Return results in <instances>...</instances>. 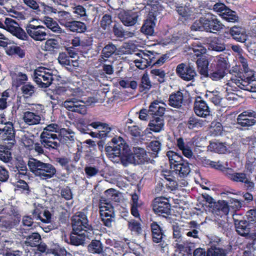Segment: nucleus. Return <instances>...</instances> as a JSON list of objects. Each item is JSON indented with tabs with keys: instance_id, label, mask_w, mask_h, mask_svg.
Here are the masks:
<instances>
[{
	"instance_id": "774afa93",
	"label": "nucleus",
	"mask_w": 256,
	"mask_h": 256,
	"mask_svg": "<svg viewBox=\"0 0 256 256\" xmlns=\"http://www.w3.org/2000/svg\"><path fill=\"white\" fill-rule=\"evenodd\" d=\"M206 256H226V254L222 248L214 246L208 250Z\"/></svg>"
},
{
	"instance_id": "dca6fc26",
	"label": "nucleus",
	"mask_w": 256,
	"mask_h": 256,
	"mask_svg": "<svg viewBox=\"0 0 256 256\" xmlns=\"http://www.w3.org/2000/svg\"><path fill=\"white\" fill-rule=\"evenodd\" d=\"M212 212L220 217L226 216L229 212V206L228 202L225 200H219L215 202L214 205H208Z\"/></svg>"
},
{
	"instance_id": "20e7f679",
	"label": "nucleus",
	"mask_w": 256,
	"mask_h": 256,
	"mask_svg": "<svg viewBox=\"0 0 256 256\" xmlns=\"http://www.w3.org/2000/svg\"><path fill=\"white\" fill-rule=\"evenodd\" d=\"M166 156L172 172L180 178H184L188 176L191 170L190 164L187 160H184L181 155L173 151L168 152Z\"/></svg>"
},
{
	"instance_id": "f257e3e1",
	"label": "nucleus",
	"mask_w": 256,
	"mask_h": 256,
	"mask_svg": "<svg viewBox=\"0 0 256 256\" xmlns=\"http://www.w3.org/2000/svg\"><path fill=\"white\" fill-rule=\"evenodd\" d=\"M72 234L84 236H92L94 228L89 222L86 214L82 212H76L71 218Z\"/></svg>"
},
{
	"instance_id": "4be33fe9",
	"label": "nucleus",
	"mask_w": 256,
	"mask_h": 256,
	"mask_svg": "<svg viewBox=\"0 0 256 256\" xmlns=\"http://www.w3.org/2000/svg\"><path fill=\"white\" fill-rule=\"evenodd\" d=\"M184 100V96L180 90L172 92L169 96L168 104L174 108H180Z\"/></svg>"
},
{
	"instance_id": "680f3d73",
	"label": "nucleus",
	"mask_w": 256,
	"mask_h": 256,
	"mask_svg": "<svg viewBox=\"0 0 256 256\" xmlns=\"http://www.w3.org/2000/svg\"><path fill=\"white\" fill-rule=\"evenodd\" d=\"M126 129L127 130V132L133 137L140 138L142 136V130L138 126H126Z\"/></svg>"
},
{
	"instance_id": "e433bc0d",
	"label": "nucleus",
	"mask_w": 256,
	"mask_h": 256,
	"mask_svg": "<svg viewBox=\"0 0 256 256\" xmlns=\"http://www.w3.org/2000/svg\"><path fill=\"white\" fill-rule=\"evenodd\" d=\"M88 250L93 254H100L104 251V246L100 240H92L88 246Z\"/></svg>"
},
{
	"instance_id": "79ce46f5",
	"label": "nucleus",
	"mask_w": 256,
	"mask_h": 256,
	"mask_svg": "<svg viewBox=\"0 0 256 256\" xmlns=\"http://www.w3.org/2000/svg\"><path fill=\"white\" fill-rule=\"evenodd\" d=\"M204 125V121L194 116H190L186 122V126L190 130L198 129L202 127Z\"/></svg>"
},
{
	"instance_id": "2eb2a0df",
	"label": "nucleus",
	"mask_w": 256,
	"mask_h": 256,
	"mask_svg": "<svg viewBox=\"0 0 256 256\" xmlns=\"http://www.w3.org/2000/svg\"><path fill=\"white\" fill-rule=\"evenodd\" d=\"M139 12L132 10H124L120 14L122 22L126 26H132L134 25L139 16Z\"/></svg>"
},
{
	"instance_id": "f704fd0d",
	"label": "nucleus",
	"mask_w": 256,
	"mask_h": 256,
	"mask_svg": "<svg viewBox=\"0 0 256 256\" xmlns=\"http://www.w3.org/2000/svg\"><path fill=\"white\" fill-rule=\"evenodd\" d=\"M246 174L244 172H234L231 168L230 172H226V177L231 181L238 183H242L246 178Z\"/></svg>"
},
{
	"instance_id": "5fc2aeb1",
	"label": "nucleus",
	"mask_w": 256,
	"mask_h": 256,
	"mask_svg": "<svg viewBox=\"0 0 256 256\" xmlns=\"http://www.w3.org/2000/svg\"><path fill=\"white\" fill-rule=\"evenodd\" d=\"M112 130L113 128L106 124L98 130L99 138L103 140L108 137H112L114 134V133L112 132Z\"/></svg>"
},
{
	"instance_id": "1a4fd4ad",
	"label": "nucleus",
	"mask_w": 256,
	"mask_h": 256,
	"mask_svg": "<svg viewBox=\"0 0 256 256\" xmlns=\"http://www.w3.org/2000/svg\"><path fill=\"white\" fill-rule=\"evenodd\" d=\"M61 138L57 134H50L42 132L40 136V142L44 148L49 150H58L60 147Z\"/></svg>"
},
{
	"instance_id": "5701e85b",
	"label": "nucleus",
	"mask_w": 256,
	"mask_h": 256,
	"mask_svg": "<svg viewBox=\"0 0 256 256\" xmlns=\"http://www.w3.org/2000/svg\"><path fill=\"white\" fill-rule=\"evenodd\" d=\"M42 166L41 170H40L38 176L42 180H48L52 178L56 174V170L54 166L49 163H45Z\"/></svg>"
},
{
	"instance_id": "ea45409f",
	"label": "nucleus",
	"mask_w": 256,
	"mask_h": 256,
	"mask_svg": "<svg viewBox=\"0 0 256 256\" xmlns=\"http://www.w3.org/2000/svg\"><path fill=\"white\" fill-rule=\"evenodd\" d=\"M73 20L74 18L70 12L66 11H62L59 12L58 22L60 25L65 26L66 29L69 27Z\"/></svg>"
},
{
	"instance_id": "c03bdc74",
	"label": "nucleus",
	"mask_w": 256,
	"mask_h": 256,
	"mask_svg": "<svg viewBox=\"0 0 256 256\" xmlns=\"http://www.w3.org/2000/svg\"><path fill=\"white\" fill-rule=\"evenodd\" d=\"M98 208L100 216H102V212H104L105 214H112V216H115L114 206L110 203H104V199L100 200Z\"/></svg>"
},
{
	"instance_id": "a878e982",
	"label": "nucleus",
	"mask_w": 256,
	"mask_h": 256,
	"mask_svg": "<svg viewBox=\"0 0 256 256\" xmlns=\"http://www.w3.org/2000/svg\"><path fill=\"white\" fill-rule=\"evenodd\" d=\"M238 234L243 236L249 235L250 232V223L246 220H236L234 222Z\"/></svg>"
},
{
	"instance_id": "bf43d9fd",
	"label": "nucleus",
	"mask_w": 256,
	"mask_h": 256,
	"mask_svg": "<svg viewBox=\"0 0 256 256\" xmlns=\"http://www.w3.org/2000/svg\"><path fill=\"white\" fill-rule=\"evenodd\" d=\"M26 112H30L34 114L42 117L44 112V106L41 104H32L30 106Z\"/></svg>"
},
{
	"instance_id": "de8ad7c7",
	"label": "nucleus",
	"mask_w": 256,
	"mask_h": 256,
	"mask_svg": "<svg viewBox=\"0 0 256 256\" xmlns=\"http://www.w3.org/2000/svg\"><path fill=\"white\" fill-rule=\"evenodd\" d=\"M162 144L158 140H152L148 146V150L150 152L152 157L156 158L161 150Z\"/></svg>"
},
{
	"instance_id": "9d476101",
	"label": "nucleus",
	"mask_w": 256,
	"mask_h": 256,
	"mask_svg": "<svg viewBox=\"0 0 256 256\" xmlns=\"http://www.w3.org/2000/svg\"><path fill=\"white\" fill-rule=\"evenodd\" d=\"M176 73L180 78L186 81L191 80L196 76L194 68L184 63H181L177 66Z\"/></svg>"
},
{
	"instance_id": "2f4dec72",
	"label": "nucleus",
	"mask_w": 256,
	"mask_h": 256,
	"mask_svg": "<svg viewBox=\"0 0 256 256\" xmlns=\"http://www.w3.org/2000/svg\"><path fill=\"white\" fill-rule=\"evenodd\" d=\"M25 242L27 246L32 247H36L41 240V236L38 232H32L28 234H23Z\"/></svg>"
},
{
	"instance_id": "f03ea898",
	"label": "nucleus",
	"mask_w": 256,
	"mask_h": 256,
	"mask_svg": "<svg viewBox=\"0 0 256 256\" xmlns=\"http://www.w3.org/2000/svg\"><path fill=\"white\" fill-rule=\"evenodd\" d=\"M230 62L228 58L224 54H220L217 56L208 68V76L205 78H210L212 80L217 81L222 78L229 72L232 74V70H230Z\"/></svg>"
},
{
	"instance_id": "13d9d810",
	"label": "nucleus",
	"mask_w": 256,
	"mask_h": 256,
	"mask_svg": "<svg viewBox=\"0 0 256 256\" xmlns=\"http://www.w3.org/2000/svg\"><path fill=\"white\" fill-rule=\"evenodd\" d=\"M90 237L75 235L72 232L70 236V244L76 246L82 245L84 244L86 238H89Z\"/></svg>"
},
{
	"instance_id": "f8f14e48",
	"label": "nucleus",
	"mask_w": 256,
	"mask_h": 256,
	"mask_svg": "<svg viewBox=\"0 0 256 256\" xmlns=\"http://www.w3.org/2000/svg\"><path fill=\"white\" fill-rule=\"evenodd\" d=\"M26 30L28 34L35 40L42 41L46 40V29L42 26L29 24L26 27Z\"/></svg>"
},
{
	"instance_id": "e2e57ef3",
	"label": "nucleus",
	"mask_w": 256,
	"mask_h": 256,
	"mask_svg": "<svg viewBox=\"0 0 256 256\" xmlns=\"http://www.w3.org/2000/svg\"><path fill=\"white\" fill-rule=\"evenodd\" d=\"M190 54L196 56L198 58L200 56H204L203 54L206 52V49L201 44L193 45Z\"/></svg>"
},
{
	"instance_id": "864d4df0",
	"label": "nucleus",
	"mask_w": 256,
	"mask_h": 256,
	"mask_svg": "<svg viewBox=\"0 0 256 256\" xmlns=\"http://www.w3.org/2000/svg\"><path fill=\"white\" fill-rule=\"evenodd\" d=\"M0 222L2 227L10 230L16 225L17 221L14 216L10 215L8 218L2 219Z\"/></svg>"
},
{
	"instance_id": "f3484780",
	"label": "nucleus",
	"mask_w": 256,
	"mask_h": 256,
	"mask_svg": "<svg viewBox=\"0 0 256 256\" xmlns=\"http://www.w3.org/2000/svg\"><path fill=\"white\" fill-rule=\"evenodd\" d=\"M152 232V238L153 242L160 243L164 242L166 239V236L164 230L157 222H153L150 225Z\"/></svg>"
},
{
	"instance_id": "49530a36",
	"label": "nucleus",
	"mask_w": 256,
	"mask_h": 256,
	"mask_svg": "<svg viewBox=\"0 0 256 256\" xmlns=\"http://www.w3.org/2000/svg\"><path fill=\"white\" fill-rule=\"evenodd\" d=\"M6 54L8 56L16 55L20 58H22L25 57L26 52L20 46L12 45L7 48Z\"/></svg>"
},
{
	"instance_id": "3c124183",
	"label": "nucleus",
	"mask_w": 256,
	"mask_h": 256,
	"mask_svg": "<svg viewBox=\"0 0 256 256\" xmlns=\"http://www.w3.org/2000/svg\"><path fill=\"white\" fill-rule=\"evenodd\" d=\"M116 47L111 42L106 45L102 51V58H108L112 56L116 52Z\"/></svg>"
},
{
	"instance_id": "0eeeda50",
	"label": "nucleus",
	"mask_w": 256,
	"mask_h": 256,
	"mask_svg": "<svg viewBox=\"0 0 256 256\" xmlns=\"http://www.w3.org/2000/svg\"><path fill=\"white\" fill-rule=\"evenodd\" d=\"M44 67H38L34 72V80L41 88L49 87L54 80L53 74Z\"/></svg>"
},
{
	"instance_id": "9b49d317",
	"label": "nucleus",
	"mask_w": 256,
	"mask_h": 256,
	"mask_svg": "<svg viewBox=\"0 0 256 256\" xmlns=\"http://www.w3.org/2000/svg\"><path fill=\"white\" fill-rule=\"evenodd\" d=\"M5 126L2 128L0 132L2 137L4 143L8 144L10 146L13 147L16 141L15 140V130L12 122H8L4 123Z\"/></svg>"
},
{
	"instance_id": "c756f323",
	"label": "nucleus",
	"mask_w": 256,
	"mask_h": 256,
	"mask_svg": "<svg viewBox=\"0 0 256 256\" xmlns=\"http://www.w3.org/2000/svg\"><path fill=\"white\" fill-rule=\"evenodd\" d=\"M208 149L211 151L220 154H224L230 152L225 142H211L208 146Z\"/></svg>"
},
{
	"instance_id": "69168bd1",
	"label": "nucleus",
	"mask_w": 256,
	"mask_h": 256,
	"mask_svg": "<svg viewBox=\"0 0 256 256\" xmlns=\"http://www.w3.org/2000/svg\"><path fill=\"white\" fill-rule=\"evenodd\" d=\"M72 13L77 18L87 16L86 8L80 5H78L73 8Z\"/></svg>"
},
{
	"instance_id": "4d7b16f0",
	"label": "nucleus",
	"mask_w": 256,
	"mask_h": 256,
	"mask_svg": "<svg viewBox=\"0 0 256 256\" xmlns=\"http://www.w3.org/2000/svg\"><path fill=\"white\" fill-rule=\"evenodd\" d=\"M151 87V82L148 76L146 74H144L141 79L140 84L139 85V91L143 92L145 90H149Z\"/></svg>"
},
{
	"instance_id": "ddd939ff",
	"label": "nucleus",
	"mask_w": 256,
	"mask_h": 256,
	"mask_svg": "<svg viewBox=\"0 0 256 256\" xmlns=\"http://www.w3.org/2000/svg\"><path fill=\"white\" fill-rule=\"evenodd\" d=\"M194 111L197 116L201 118H206L210 112L208 104L200 96L196 98L194 100Z\"/></svg>"
},
{
	"instance_id": "4468645a",
	"label": "nucleus",
	"mask_w": 256,
	"mask_h": 256,
	"mask_svg": "<svg viewBox=\"0 0 256 256\" xmlns=\"http://www.w3.org/2000/svg\"><path fill=\"white\" fill-rule=\"evenodd\" d=\"M237 122L243 127H249L256 122V112L244 111L239 114L237 118Z\"/></svg>"
},
{
	"instance_id": "39448f33",
	"label": "nucleus",
	"mask_w": 256,
	"mask_h": 256,
	"mask_svg": "<svg viewBox=\"0 0 256 256\" xmlns=\"http://www.w3.org/2000/svg\"><path fill=\"white\" fill-rule=\"evenodd\" d=\"M106 154L110 157H126L130 155V150L124 140L118 136L114 137L105 147Z\"/></svg>"
},
{
	"instance_id": "4c0bfd02",
	"label": "nucleus",
	"mask_w": 256,
	"mask_h": 256,
	"mask_svg": "<svg viewBox=\"0 0 256 256\" xmlns=\"http://www.w3.org/2000/svg\"><path fill=\"white\" fill-rule=\"evenodd\" d=\"M44 164V162L36 158H31L28 160V165L30 172L34 174L36 176H38L40 172V170H41L44 166L42 165Z\"/></svg>"
},
{
	"instance_id": "bb28decb",
	"label": "nucleus",
	"mask_w": 256,
	"mask_h": 256,
	"mask_svg": "<svg viewBox=\"0 0 256 256\" xmlns=\"http://www.w3.org/2000/svg\"><path fill=\"white\" fill-rule=\"evenodd\" d=\"M160 101L155 100L150 104L148 110L149 115H152V117L164 116L165 108L160 106Z\"/></svg>"
},
{
	"instance_id": "cd10ccee",
	"label": "nucleus",
	"mask_w": 256,
	"mask_h": 256,
	"mask_svg": "<svg viewBox=\"0 0 256 256\" xmlns=\"http://www.w3.org/2000/svg\"><path fill=\"white\" fill-rule=\"evenodd\" d=\"M150 130L155 132H160L164 126V119L163 116H154L150 120L148 124Z\"/></svg>"
},
{
	"instance_id": "aec40b11",
	"label": "nucleus",
	"mask_w": 256,
	"mask_h": 256,
	"mask_svg": "<svg viewBox=\"0 0 256 256\" xmlns=\"http://www.w3.org/2000/svg\"><path fill=\"white\" fill-rule=\"evenodd\" d=\"M238 61L241 64L240 66H242L240 68H234L232 70V72L235 73L231 78H240L242 74L245 76L246 74V72L249 71H252L250 70L248 66V60L242 54L238 56Z\"/></svg>"
},
{
	"instance_id": "8fccbe9b",
	"label": "nucleus",
	"mask_w": 256,
	"mask_h": 256,
	"mask_svg": "<svg viewBox=\"0 0 256 256\" xmlns=\"http://www.w3.org/2000/svg\"><path fill=\"white\" fill-rule=\"evenodd\" d=\"M20 90L24 98H30L34 94L36 88L30 83H28L23 84Z\"/></svg>"
},
{
	"instance_id": "72a5a7b5",
	"label": "nucleus",
	"mask_w": 256,
	"mask_h": 256,
	"mask_svg": "<svg viewBox=\"0 0 256 256\" xmlns=\"http://www.w3.org/2000/svg\"><path fill=\"white\" fill-rule=\"evenodd\" d=\"M12 147L8 144L7 146L0 144V160L5 163L11 161L12 160V154L11 148Z\"/></svg>"
},
{
	"instance_id": "6e6552de",
	"label": "nucleus",
	"mask_w": 256,
	"mask_h": 256,
	"mask_svg": "<svg viewBox=\"0 0 256 256\" xmlns=\"http://www.w3.org/2000/svg\"><path fill=\"white\" fill-rule=\"evenodd\" d=\"M152 206L154 212L160 216L166 218L170 214L171 205L169 200L164 197L155 198Z\"/></svg>"
},
{
	"instance_id": "412c9836",
	"label": "nucleus",
	"mask_w": 256,
	"mask_h": 256,
	"mask_svg": "<svg viewBox=\"0 0 256 256\" xmlns=\"http://www.w3.org/2000/svg\"><path fill=\"white\" fill-rule=\"evenodd\" d=\"M230 34L234 40L244 42L246 40V34L244 28L240 26H234L230 30Z\"/></svg>"
},
{
	"instance_id": "7c9ffc66",
	"label": "nucleus",
	"mask_w": 256,
	"mask_h": 256,
	"mask_svg": "<svg viewBox=\"0 0 256 256\" xmlns=\"http://www.w3.org/2000/svg\"><path fill=\"white\" fill-rule=\"evenodd\" d=\"M196 64L199 73L204 77L208 76L209 62L206 56H200V58H198L196 61Z\"/></svg>"
},
{
	"instance_id": "37998d69",
	"label": "nucleus",
	"mask_w": 256,
	"mask_h": 256,
	"mask_svg": "<svg viewBox=\"0 0 256 256\" xmlns=\"http://www.w3.org/2000/svg\"><path fill=\"white\" fill-rule=\"evenodd\" d=\"M209 46L212 50L216 52H222L226 48L223 40L216 37L210 40Z\"/></svg>"
},
{
	"instance_id": "c85d7f7f",
	"label": "nucleus",
	"mask_w": 256,
	"mask_h": 256,
	"mask_svg": "<svg viewBox=\"0 0 256 256\" xmlns=\"http://www.w3.org/2000/svg\"><path fill=\"white\" fill-rule=\"evenodd\" d=\"M176 146L181 151L184 156L188 158H191L193 156V152L190 146L184 142L182 137L176 139Z\"/></svg>"
},
{
	"instance_id": "423d86ee",
	"label": "nucleus",
	"mask_w": 256,
	"mask_h": 256,
	"mask_svg": "<svg viewBox=\"0 0 256 256\" xmlns=\"http://www.w3.org/2000/svg\"><path fill=\"white\" fill-rule=\"evenodd\" d=\"M245 76L242 75L240 78H230L228 84L230 82L235 84L241 89L249 91L250 92H256V74L254 71L246 72Z\"/></svg>"
},
{
	"instance_id": "a211bd4d",
	"label": "nucleus",
	"mask_w": 256,
	"mask_h": 256,
	"mask_svg": "<svg viewBox=\"0 0 256 256\" xmlns=\"http://www.w3.org/2000/svg\"><path fill=\"white\" fill-rule=\"evenodd\" d=\"M133 158L134 162L138 164H144L151 161L149 156L150 152H146L144 149L140 148H134Z\"/></svg>"
},
{
	"instance_id": "a18cd8bd",
	"label": "nucleus",
	"mask_w": 256,
	"mask_h": 256,
	"mask_svg": "<svg viewBox=\"0 0 256 256\" xmlns=\"http://www.w3.org/2000/svg\"><path fill=\"white\" fill-rule=\"evenodd\" d=\"M128 228L132 234L136 235H139L142 232L141 224L134 219H132L128 221Z\"/></svg>"
},
{
	"instance_id": "603ef678",
	"label": "nucleus",
	"mask_w": 256,
	"mask_h": 256,
	"mask_svg": "<svg viewBox=\"0 0 256 256\" xmlns=\"http://www.w3.org/2000/svg\"><path fill=\"white\" fill-rule=\"evenodd\" d=\"M222 18L228 22H237L238 17L236 12L228 8L226 10L223 14H220Z\"/></svg>"
},
{
	"instance_id": "393cba45",
	"label": "nucleus",
	"mask_w": 256,
	"mask_h": 256,
	"mask_svg": "<svg viewBox=\"0 0 256 256\" xmlns=\"http://www.w3.org/2000/svg\"><path fill=\"white\" fill-rule=\"evenodd\" d=\"M130 204L131 214L136 218H140L138 208H140L142 204L139 201V196L136 193L132 194Z\"/></svg>"
},
{
	"instance_id": "b1692460",
	"label": "nucleus",
	"mask_w": 256,
	"mask_h": 256,
	"mask_svg": "<svg viewBox=\"0 0 256 256\" xmlns=\"http://www.w3.org/2000/svg\"><path fill=\"white\" fill-rule=\"evenodd\" d=\"M155 20L156 16L154 14H149L148 18L144 21L141 28V31L146 34L152 35L156 25Z\"/></svg>"
},
{
	"instance_id": "58836bf2",
	"label": "nucleus",
	"mask_w": 256,
	"mask_h": 256,
	"mask_svg": "<svg viewBox=\"0 0 256 256\" xmlns=\"http://www.w3.org/2000/svg\"><path fill=\"white\" fill-rule=\"evenodd\" d=\"M44 164V162L36 158H31L28 160V165L30 172L34 174L36 176H38L40 172V170H41L44 166L42 165Z\"/></svg>"
},
{
	"instance_id": "473e14b6",
	"label": "nucleus",
	"mask_w": 256,
	"mask_h": 256,
	"mask_svg": "<svg viewBox=\"0 0 256 256\" xmlns=\"http://www.w3.org/2000/svg\"><path fill=\"white\" fill-rule=\"evenodd\" d=\"M70 56H68L66 52H60L58 57V62L62 66H66V68L69 70H72L74 64L76 62L70 59Z\"/></svg>"
},
{
	"instance_id": "6e6d98bb",
	"label": "nucleus",
	"mask_w": 256,
	"mask_h": 256,
	"mask_svg": "<svg viewBox=\"0 0 256 256\" xmlns=\"http://www.w3.org/2000/svg\"><path fill=\"white\" fill-rule=\"evenodd\" d=\"M44 24L52 32L58 33H61L62 30L58 24L52 18L46 17L44 20Z\"/></svg>"
},
{
	"instance_id": "a19ab883",
	"label": "nucleus",
	"mask_w": 256,
	"mask_h": 256,
	"mask_svg": "<svg viewBox=\"0 0 256 256\" xmlns=\"http://www.w3.org/2000/svg\"><path fill=\"white\" fill-rule=\"evenodd\" d=\"M67 30L72 32L83 33L86 30V26L83 22L74 20Z\"/></svg>"
},
{
	"instance_id": "c9c22d12",
	"label": "nucleus",
	"mask_w": 256,
	"mask_h": 256,
	"mask_svg": "<svg viewBox=\"0 0 256 256\" xmlns=\"http://www.w3.org/2000/svg\"><path fill=\"white\" fill-rule=\"evenodd\" d=\"M42 119L40 116H38L30 112H25L23 114L24 122L30 125H35L40 123Z\"/></svg>"
},
{
	"instance_id": "052dcab7",
	"label": "nucleus",
	"mask_w": 256,
	"mask_h": 256,
	"mask_svg": "<svg viewBox=\"0 0 256 256\" xmlns=\"http://www.w3.org/2000/svg\"><path fill=\"white\" fill-rule=\"evenodd\" d=\"M10 32L18 39L22 40H26L28 38L25 31L22 28L20 27L19 25L18 26H16V28Z\"/></svg>"
},
{
	"instance_id": "338daca9",
	"label": "nucleus",
	"mask_w": 256,
	"mask_h": 256,
	"mask_svg": "<svg viewBox=\"0 0 256 256\" xmlns=\"http://www.w3.org/2000/svg\"><path fill=\"white\" fill-rule=\"evenodd\" d=\"M15 76L14 82L16 86H20L21 85L26 84V82L28 79L26 74L22 72H18V74H16Z\"/></svg>"
},
{
	"instance_id": "6ab92c4d",
	"label": "nucleus",
	"mask_w": 256,
	"mask_h": 256,
	"mask_svg": "<svg viewBox=\"0 0 256 256\" xmlns=\"http://www.w3.org/2000/svg\"><path fill=\"white\" fill-rule=\"evenodd\" d=\"M172 238L174 240L172 244L175 247L179 244H184V242L186 241L183 236V234H185V230L183 226H180L176 224L172 225Z\"/></svg>"
},
{
	"instance_id": "0e129e2a",
	"label": "nucleus",
	"mask_w": 256,
	"mask_h": 256,
	"mask_svg": "<svg viewBox=\"0 0 256 256\" xmlns=\"http://www.w3.org/2000/svg\"><path fill=\"white\" fill-rule=\"evenodd\" d=\"M112 214H108L104 212H102V216H100L101 220L104 225L108 228H110L112 226V222L114 221V216H112Z\"/></svg>"
},
{
	"instance_id": "09e8293b",
	"label": "nucleus",
	"mask_w": 256,
	"mask_h": 256,
	"mask_svg": "<svg viewBox=\"0 0 256 256\" xmlns=\"http://www.w3.org/2000/svg\"><path fill=\"white\" fill-rule=\"evenodd\" d=\"M60 48V46L58 40L54 38L47 40L44 45L45 50L50 53L56 52Z\"/></svg>"
},
{
	"instance_id": "7ed1b4c3",
	"label": "nucleus",
	"mask_w": 256,
	"mask_h": 256,
	"mask_svg": "<svg viewBox=\"0 0 256 256\" xmlns=\"http://www.w3.org/2000/svg\"><path fill=\"white\" fill-rule=\"evenodd\" d=\"M223 26L216 16L208 14L195 20L191 26V30L194 31L213 32L214 31H220Z\"/></svg>"
}]
</instances>
